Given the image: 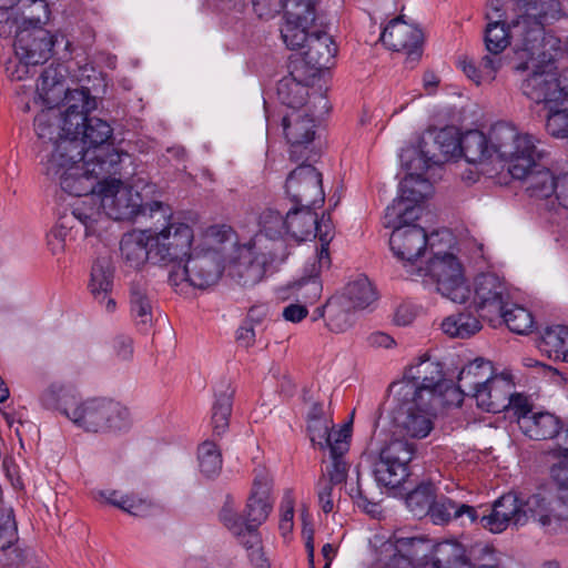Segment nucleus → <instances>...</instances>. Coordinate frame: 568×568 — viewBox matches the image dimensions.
<instances>
[{"label":"nucleus","instance_id":"393cba45","mask_svg":"<svg viewBox=\"0 0 568 568\" xmlns=\"http://www.w3.org/2000/svg\"><path fill=\"white\" fill-rule=\"evenodd\" d=\"M514 382L508 373L495 375L471 397L479 408L488 413H499L509 406V396L514 389Z\"/></svg>","mask_w":568,"mask_h":568},{"label":"nucleus","instance_id":"f03ea898","mask_svg":"<svg viewBox=\"0 0 568 568\" xmlns=\"http://www.w3.org/2000/svg\"><path fill=\"white\" fill-rule=\"evenodd\" d=\"M116 174L100 179L97 187L83 200L72 205V215L84 230V235L98 236L108 223V217L115 221H131L135 217H156V213L169 215L170 206L153 201L144 203L141 194L124 184ZM121 175V172L118 174Z\"/></svg>","mask_w":568,"mask_h":568},{"label":"nucleus","instance_id":"7c9ffc66","mask_svg":"<svg viewBox=\"0 0 568 568\" xmlns=\"http://www.w3.org/2000/svg\"><path fill=\"white\" fill-rule=\"evenodd\" d=\"M518 426L525 436L535 440L551 439L561 429L560 419L547 412H535L531 416H521Z\"/></svg>","mask_w":568,"mask_h":568},{"label":"nucleus","instance_id":"ea45409f","mask_svg":"<svg viewBox=\"0 0 568 568\" xmlns=\"http://www.w3.org/2000/svg\"><path fill=\"white\" fill-rule=\"evenodd\" d=\"M113 286V270L108 257L98 258L91 270L89 290L98 302H103Z\"/></svg>","mask_w":568,"mask_h":568},{"label":"nucleus","instance_id":"6ab92c4d","mask_svg":"<svg viewBox=\"0 0 568 568\" xmlns=\"http://www.w3.org/2000/svg\"><path fill=\"white\" fill-rule=\"evenodd\" d=\"M407 155L412 156L406 163L409 172L400 182V195L393 202H404L407 207H420L418 203L433 193V185L423 176V172L433 164H439L440 159L427 156L422 149L407 151Z\"/></svg>","mask_w":568,"mask_h":568},{"label":"nucleus","instance_id":"473e14b6","mask_svg":"<svg viewBox=\"0 0 568 568\" xmlns=\"http://www.w3.org/2000/svg\"><path fill=\"white\" fill-rule=\"evenodd\" d=\"M130 306L136 325L146 331L153 323V302L141 276L131 283Z\"/></svg>","mask_w":568,"mask_h":568},{"label":"nucleus","instance_id":"4d7b16f0","mask_svg":"<svg viewBox=\"0 0 568 568\" xmlns=\"http://www.w3.org/2000/svg\"><path fill=\"white\" fill-rule=\"evenodd\" d=\"M18 540L17 524L11 508H0V551L12 549Z\"/></svg>","mask_w":568,"mask_h":568},{"label":"nucleus","instance_id":"864d4df0","mask_svg":"<svg viewBox=\"0 0 568 568\" xmlns=\"http://www.w3.org/2000/svg\"><path fill=\"white\" fill-rule=\"evenodd\" d=\"M199 464L201 471L207 476L219 474L222 468V456L213 442H204L199 447Z\"/></svg>","mask_w":568,"mask_h":568},{"label":"nucleus","instance_id":"412c9836","mask_svg":"<svg viewBox=\"0 0 568 568\" xmlns=\"http://www.w3.org/2000/svg\"><path fill=\"white\" fill-rule=\"evenodd\" d=\"M285 193L296 205H322L325 200L322 174L311 164L298 165L286 179Z\"/></svg>","mask_w":568,"mask_h":568},{"label":"nucleus","instance_id":"2eb2a0df","mask_svg":"<svg viewBox=\"0 0 568 568\" xmlns=\"http://www.w3.org/2000/svg\"><path fill=\"white\" fill-rule=\"evenodd\" d=\"M321 0H278L277 8H283L284 23L281 34L284 43L291 50L303 47L311 30L323 27L318 13Z\"/></svg>","mask_w":568,"mask_h":568},{"label":"nucleus","instance_id":"c756f323","mask_svg":"<svg viewBox=\"0 0 568 568\" xmlns=\"http://www.w3.org/2000/svg\"><path fill=\"white\" fill-rule=\"evenodd\" d=\"M352 423L344 424L336 434V439L332 444L331 458L332 464L326 469L327 481L338 485L345 481L348 473V464L344 459V455L349 449V439L352 435Z\"/></svg>","mask_w":568,"mask_h":568},{"label":"nucleus","instance_id":"69168bd1","mask_svg":"<svg viewBox=\"0 0 568 568\" xmlns=\"http://www.w3.org/2000/svg\"><path fill=\"white\" fill-rule=\"evenodd\" d=\"M38 63L27 62L23 59L8 61L6 65V72L10 80L21 81L29 75L30 67H34Z\"/></svg>","mask_w":568,"mask_h":568},{"label":"nucleus","instance_id":"8fccbe9b","mask_svg":"<svg viewBox=\"0 0 568 568\" xmlns=\"http://www.w3.org/2000/svg\"><path fill=\"white\" fill-rule=\"evenodd\" d=\"M487 19L489 22L485 33L486 49L489 52L488 55L499 57V53L509 44V33L505 23L500 20H493L490 13H487Z\"/></svg>","mask_w":568,"mask_h":568},{"label":"nucleus","instance_id":"de8ad7c7","mask_svg":"<svg viewBox=\"0 0 568 568\" xmlns=\"http://www.w3.org/2000/svg\"><path fill=\"white\" fill-rule=\"evenodd\" d=\"M462 135L458 136L454 128H445L439 130L434 138V146L439 153H432L423 150L427 156H436L440 159L439 163L460 153Z\"/></svg>","mask_w":568,"mask_h":568},{"label":"nucleus","instance_id":"c9c22d12","mask_svg":"<svg viewBox=\"0 0 568 568\" xmlns=\"http://www.w3.org/2000/svg\"><path fill=\"white\" fill-rule=\"evenodd\" d=\"M458 64L465 75L475 84H489L496 79V74L503 65V58L485 55L478 65L473 60L463 58Z\"/></svg>","mask_w":568,"mask_h":568},{"label":"nucleus","instance_id":"58836bf2","mask_svg":"<svg viewBox=\"0 0 568 568\" xmlns=\"http://www.w3.org/2000/svg\"><path fill=\"white\" fill-rule=\"evenodd\" d=\"M443 332L454 338H469L481 329L480 321L470 312H459L445 317Z\"/></svg>","mask_w":568,"mask_h":568},{"label":"nucleus","instance_id":"a878e982","mask_svg":"<svg viewBox=\"0 0 568 568\" xmlns=\"http://www.w3.org/2000/svg\"><path fill=\"white\" fill-rule=\"evenodd\" d=\"M301 49H304L303 57L306 63L317 70L327 69L333 65L337 53V45L333 37L325 30H322V27L311 30L307 40ZM296 50H300V48Z\"/></svg>","mask_w":568,"mask_h":568},{"label":"nucleus","instance_id":"7ed1b4c3","mask_svg":"<svg viewBox=\"0 0 568 568\" xmlns=\"http://www.w3.org/2000/svg\"><path fill=\"white\" fill-rule=\"evenodd\" d=\"M65 69L49 65L43 70L37 84L36 103L45 109L34 119V131L40 140H52L54 132H74L84 120V114L97 108V101L89 89L70 90L64 83Z\"/></svg>","mask_w":568,"mask_h":568},{"label":"nucleus","instance_id":"5fc2aeb1","mask_svg":"<svg viewBox=\"0 0 568 568\" xmlns=\"http://www.w3.org/2000/svg\"><path fill=\"white\" fill-rule=\"evenodd\" d=\"M307 430L311 442L320 448H332L338 430L332 432L331 419H314L307 422Z\"/></svg>","mask_w":568,"mask_h":568},{"label":"nucleus","instance_id":"3c124183","mask_svg":"<svg viewBox=\"0 0 568 568\" xmlns=\"http://www.w3.org/2000/svg\"><path fill=\"white\" fill-rule=\"evenodd\" d=\"M498 317H501L507 327L516 334H528L534 327L532 314L523 306L513 305L511 308L505 307Z\"/></svg>","mask_w":568,"mask_h":568},{"label":"nucleus","instance_id":"680f3d73","mask_svg":"<svg viewBox=\"0 0 568 568\" xmlns=\"http://www.w3.org/2000/svg\"><path fill=\"white\" fill-rule=\"evenodd\" d=\"M546 129L555 138H568V109L552 111L549 108Z\"/></svg>","mask_w":568,"mask_h":568},{"label":"nucleus","instance_id":"39448f33","mask_svg":"<svg viewBox=\"0 0 568 568\" xmlns=\"http://www.w3.org/2000/svg\"><path fill=\"white\" fill-rule=\"evenodd\" d=\"M556 498L547 493H535L521 500L514 493L499 497L488 515L478 516L480 525L494 534L503 532L509 525L524 526L534 519L548 534H560L568 521V508L560 509Z\"/></svg>","mask_w":568,"mask_h":568},{"label":"nucleus","instance_id":"13d9d810","mask_svg":"<svg viewBox=\"0 0 568 568\" xmlns=\"http://www.w3.org/2000/svg\"><path fill=\"white\" fill-rule=\"evenodd\" d=\"M260 223L262 232H264L265 235L270 239H276L286 235V216L284 217L283 214L276 210H265L261 214Z\"/></svg>","mask_w":568,"mask_h":568},{"label":"nucleus","instance_id":"f704fd0d","mask_svg":"<svg viewBox=\"0 0 568 568\" xmlns=\"http://www.w3.org/2000/svg\"><path fill=\"white\" fill-rule=\"evenodd\" d=\"M353 310H365L377 301V292L365 275H358L349 281L344 291L338 294Z\"/></svg>","mask_w":568,"mask_h":568},{"label":"nucleus","instance_id":"a19ab883","mask_svg":"<svg viewBox=\"0 0 568 568\" xmlns=\"http://www.w3.org/2000/svg\"><path fill=\"white\" fill-rule=\"evenodd\" d=\"M234 389L230 384H223L215 393V402L212 408V426L215 435H223L229 428V419L232 413V399Z\"/></svg>","mask_w":568,"mask_h":568},{"label":"nucleus","instance_id":"4468645a","mask_svg":"<svg viewBox=\"0 0 568 568\" xmlns=\"http://www.w3.org/2000/svg\"><path fill=\"white\" fill-rule=\"evenodd\" d=\"M416 446L402 438H389L374 447L371 444L369 456L374 457L373 475L378 485L398 487L408 477V465L414 458Z\"/></svg>","mask_w":568,"mask_h":568},{"label":"nucleus","instance_id":"4c0bfd02","mask_svg":"<svg viewBox=\"0 0 568 568\" xmlns=\"http://www.w3.org/2000/svg\"><path fill=\"white\" fill-rule=\"evenodd\" d=\"M316 224V214L312 207L297 205L286 213V235L293 239L304 241L314 232Z\"/></svg>","mask_w":568,"mask_h":568},{"label":"nucleus","instance_id":"bb28decb","mask_svg":"<svg viewBox=\"0 0 568 568\" xmlns=\"http://www.w3.org/2000/svg\"><path fill=\"white\" fill-rule=\"evenodd\" d=\"M493 377L495 375L491 363L484 358H476L462 368L457 387L450 385V394L455 396L456 404L459 405L464 395L471 396Z\"/></svg>","mask_w":568,"mask_h":568},{"label":"nucleus","instance_id":"052dcab7","mask_svg":"<svg viewBox=\"0 0 568 568\" xmlns=\"http://www.w3.org/2000/svg\"><path fill=\"white\" fill-rule=\"evenodd\" d=\"M14 8H0V38H9L14 33L17 40V29L20 28L23 19L22 10L13 12Z\"/></svg>","mask_w":568,"mask_h":568},{"label":"nucleus","instance_id":"2f4dec72","mask_svg":"<svg viewBox=\"0 0 568 568\" xmlns=\"http://www.w3.org/2000/svg\"><path fill=\"white\" fill-rule=\"evenodd\" d=\"M436 525H444L452 519H458L467 516L470 523L478 520L477 509L466 504L457 503L442 494L436 495L432 505V510L427 514Z\"/></svg>","mask_w":568,"mask_h":568},{"label":"nucleus","instance_id":"72a5a7b5","mask_svg":"<svg viewBox=\"0 0 568 568\" xmlns=\"http://www.w3.org/2000/svg\"><path fill=\"white\" fill-rule=\"evenodd\" d=\"M356 311L337 294L328 300L324 310H317V315L320 317L326 315V325L329 331L343 333L354 324Z\"/></svg>","mask_w":568,"mask_h":568},{"label":"nucleus","instance_id":"338daca9","mask_svg":"<svg viewBox=\"0 0 568 568\" xmlns=\"http://www.w3.org/2000/svg\"><path fill=\"white\" fill-rule=\"evenodd\" d=\"M335 485L327 481L326 477L323 476L317 484V495H318V501L324 513L328 514L334 508L333 503V487Z\"/></svg>","mask_w":568,"mask_h":568},{"label":"nucleus","instance_id":"37998d69","mask_svg":"<svg viewBox=\"0 0 568 568\" xmlns=\"http://www.w3.org/2000/svg\"><path fill=\"white\" fill-rule=\"evenodd\" d=\"M108 503L120 509L129 513L132 516L145 517L153 513L156 508L155 505L145 498H140L133 495H122L116 490L101 494Z\"/></svg>","mask_w":568,"mask_h":568},{"label":"nucleus","instance_id":"f3484780","mask_svg":"<svg viewBox=\"0 0 568 568\" xmlns=\"http://www.w3.org/2000/svg\"><path fill=\"white\" fill-rule=\"evenodd\" d=\"M407 386L416 390L414 397L436 400L443 393L450 394V385L444 379L442 365L430 358H423L405 372L403 381L393 384L396 392Z\"/></svg>","mask_w":568,"mask_h":568},{"label":"nucleus","instance_id":"603ef678","mask_svg":"<svg viewBox=\"0 0 568 568\" xmlns=\"http://www.w3.org/2000/svg\"><path fill=\"white\" fill-rule=\"evenodd\" d=\"M73 221L78 222L72 213L70 215L60 217L55 226L48 234L47 243L52 254L58 255L64 252L67 237L75 227V225L72 223Z\"/></svg>","mask_w":568,"mask_h":568},{"label":"nucleus","instance_id":"bf43d9fd","mask_svg":"<svg viewBox=\"0 0 568 568\" xmlns=\"http://www.w3.org/2000/svg\"><path fill=\"white\" fill-rule=\"evenodd\" d=\"M290 288L295 292L297 300L304 305L312 304L317 301L322 292V285L316 275L302 278L290 286Z\"/></svg>","mask_w":568,"mask_h":568},{"label":"nucleus","instance_id":"4be33fe9","mask_svg":"<svg viewBox=\"0 0 568 568\" xmlns=\"http://www.w3.org/2000/svg\"><path fill=\"white\" fill-rule=\"evenodd\" d=\"M510 301V293L504 278L493 273H484L475 280L474 302L481 316L491 320L501 314Z\"/></svg>","mask_w":568,"mask_h":568},{"label":"nucleus","instance_id":"9d476101","mask_svg":"<svg viewBox=\"0 0 568 568\" xmlns=\"http://www.w3.org/2000/svg\"><path fill=\"white\" fill-rule=\"evenodd\" d=\"M154 219L156 222L163 221V225L148 229L151 262L162 266L181 265L195 246L193 229L187 223L175 219L171 209L168 216L156 213Z\"/></svg>","mask_w":568,"mask_h":568},{"label":"nucleus","instance_id":"20e7f679","mask_svg":"<svg viewBox=\"0 0 568 568\" xmlns=\"http://www.w3.org/2000/svg\"><path fill=\"white\" fill-rule=\"evenodd\" d=\"M41 402L44 407L59 410L87 432H115L130 425L129 412L120 403L105 398L81 402L74 388L62 384H51L42 393Z\"/></svg>","mask_w":568,"mask_h":568},{"label":"nucleus","instance_id":"09e8293b","mask_svg":"<svg viewBox=\"0 0 568 568\" xmlns=\"http://www.w3.org/2000/svg\"><path fill=\"white\" fill-rule=\"evenodd\" d=\"M564 460L551 469V475L558 484L556 491L541 489L539 493H547L556 498V504H559L560 509L568 508V448L565 449ZM568 532V521L560 527V534Z\"/></svg>","mask_w":568,"mask_h":568},{"label":"nucleus","instance_id":"a18cd8bd","mask_svg":"<svg viewBox=\"0 0 568 568\" xmlns=\"http://www.w3.org/2000/svg\"><path fill=\"white\" fill-rule=\"evenodd\" d=\"M465 548L457 541L445 540L435 546L433 564L426 568H453L467 560Z\"/></svg>","mask_w":568,"mask_h":568},{"label":"nucleus","instance_id":"f8f14e48","mask_svg":"<svg viewBox=\"0 0 568 568\" xmlns=\"http://www.w3.org/2000/svg\"><path fill=\"white\" fill-rule=\"evenodd\" d=\"M516 154L508 163V172L514 179L524 180L526 190L532 197L555 195V176L548 169L539 164L542 152L537 149L536 139L525 133Z\"/></svg>","mask_w":568,"mask_h":568},{"label":"nucleus","instance_id":"f257e3e1","mask_svg":"<svg viewBox=\"0 0 568 568\" xmlns=\"http://www.w3.org/2000/svg\"><path fill=\"white\" fill-rule=\"evenodd\" d=\"M77 133L64 132L58 129L53 139L42 140L43 148L40 151V164L42 173L68 194L83 196L91 193L100 179L108 175V170L116 161L113 154L111 160L97 162L99 150L84 152L81 141H78Z\"/></svg>","mask_w":568,"mask_h":568},{"label":"nucleus","instance_id":"c03bdc74","mask_svg":"<svg viewBox=\"0 0 568 568\" xmlns=\"http://www.w3.org/2000/svg\"><path fill=\"white\" fill-rule=\"evenodd\" d=\"M439 488L432 483H422L406 496V506L416 517H424L432 510V505Z\"/></svg>","mask_w":568,"mask_h":568},{"label":"nucleus","instance_id":"0e129e2a","mask_svg":"<svg viewBox=\"0 0 568 568\" xmlns=\"http://www.w3.org/2000/svg\"><path fill=\"white\" fill-rule=\"evenodd\" d=\"M294 499L291 493H286L281 503V519L278 528L285 537L293 529Z\"/></svg>","mask_w":568,"mask_h":568},{"label":"nucleus","instance_id":"e433bc0d","mask_svg":"<svg viewBox=\"0 0 568 568\" xmlns=\"http://www.w3.org/2000/svg\"><path fill=\"white\" fill-rule=\"evenodd\" d=\"M266 263L265 255L253 257L251 252H246L232 265L231 274L243 286L254 285L264 277Z\"/></svg>","mask_w":568,"mask_h":568},{"label":"nucleus","instance_id":"c85d7f7f","mask_svg":"<svg viewBox=\"0 0 568 568\" xmlns=\"http://www.w3.org/2000/svg\"><path fill=\"white\" fill-rule=\"evenodd\" d=\"M150 235L148 230L125 233L120 242L121 258L126 267L140 270L151 261Z\"/></svg>","mask_w":568,"mask_h":568},{"label":"nucleus","instance_id":"49530a36","mask_svg":"<svg viewBox=\"0 0 568 568\" xmlns=\"http://www.w3.org/2000/svg\"><path fill=\"white\" fill-rule=\"evenodd\" d=\"M539 348L549 357L564 359L568 352V327L556 325L546 328L541 336Z\"/></svg>","mask_w":568,"mask_h":568},{"label":"nucleus","instance_id":"dca6fc26","mask_svg":"<svg viewBox=\"0 0 568 568\" xmlns=\"http://www.w3.org/2000/svg\"><path fill=\"white\" fill-rule=\"evenodd\" d=\"M397 406L394 413V422L404 435L412 438H425L433 429L434 400L414 397L416 390L412 386H405L402 392H396Z\"/></svg>","mask_w":568,"mask_h":568},{"label":"nucleus","instance_id":"9b49d317","mask_svg":"<svg viewBox=\"0 0 568 568\" xmlns=\"http://www.w3.org/2000/svg\"><path fill=\"white\" fill-rule=\"evenodd\" d=\"M524 134L505 122L494 124L488 135L479 130H470L462 135L460 153L469 163H481L493 155L509 163Z\"/></svg>","mask_w":568,"mask_h":568},{"label":"nucleus","instance_id":"5701e85b","mask_svg":"<svg viewBox=\"0 0 568 568\" xmlns=\"http://www.w3.org/2000/svg\"><path fill=\"white\" fill-rule=\"evenodd\" d=\"M285 139L291 145V158L300 160V149L306 148L315 138V120L307 110H292L282 119Z\"/></svg>","mask_w":568,"mask_h":568},{"label":"nucleus","instance_id":"b1692460","mask_svg":"<svg viewBox=\"0 0 568 568\" xmlns=\"http://www.w3.org/2000/svg\"><path fill=\"white\" fill-rule=\"evenodd\" d=\"M272 480L265 470L255 474L251 495L245 508V525L258 527L270 516L273 508L271 499Z\"/></svg>","mask_w":568,"mask_h":568},{"label":"nucleus","instance_id":"79ce46f5","mask_svg":"<svg viewBox=\"0 0 568 568\" xmlns=\"http://www.w3.org/2000/svg\"><path fill=\"white\" fill-rule=\"evenodd\" d=\"M277 95L280 101L292 110H304L308 89L306 84L298 81L293 74H288L280 80L277 84Z\"/></svg>","mask_w":568,"mask_h":568},{"label":"nucleus","instance_id":"774afa93","mask_svg":"<svg viewBox=\"0 0 568 568\" xmlns=\"http://www.w3.org/2000/svg\"><path fill=\"white\" fill-rule=\"evenodd\" d=\"M506 409L514 412L517 422L521 418V416H531L534 414V412H531V406L528 402V398L524 395L515 394L514 389L509 396V406H507Z\"/></svg>","mask_w":568,"mask_h":568},{"label":"nucleus","instance_id":"ddd939ff","mask_svg":"<svg viewBox=\"0 0 568 568\" xmlns=\"http://www.w3.org/2000/svg\"><path fill=\"white\" fill-rule=\"evenodd\" d=\"M561 6L558 0H528L525 13L515 22V29L521 36V45L534 53L540 48L560 51V40L551 34H546L544 26L557 20L561 16Z\"/></svg>","mask_w":568,"mask_h":568},{"label":"nucleus","instance_id":"aec40b11","mask_svg":"<svg viewBox=\"0 0 568 568\" xmlns=\"http://www.w3.org/2000/svg\"><path fill=\"white\" fill-rule=\"evenodd\" d=\"M88 114L89 112L84 114V120L79 125L78 141L82 142L84 152L99 150L98 156L94 159L97 162L109 161L115 154L116 161H113L114 164L108 170V175L119 174L120 165L123 160L130 159L129 154L119 153L116 150L105 146L104 143L112 136V128L106 121L99 118H89ZM94 154L97 155V153Z\"/></svg>","mask_w":568,"mask_h":568},{"label":"nucleus","instance_id":"1a4fd4ad","mask_svg":"<svg viewBox=\"0 0 568 568\" xmlns=\"http://www.w3.org/2000/svg\"><path fill=\"white\" fill-rule=\"evenodd\" d=\"M21 6H31L32 10L23 12L13 43L14 54L27 62L43 63L51 57L54 45L53 36L42 27L50 17L48 3L45 0H21Z\"/></svg>","mask_w":568,"mask_h":568},{"label":"nucleus","instance_id":"6e6d98bb","mask_svg":"<svg viewBox=\"0 0 568 568\" xmlns=\"http://www.w3.org/2000/svg\"><path fill=\"white\" fill-rule=\"evenodd\" d=\"M258 527L245 525L241 537V544L248 550L251 561L258 568H266V559L261 548V538L257 532Z\"/></svg>","mask_w":568,"mask_h":568},{"label":"nucleus","instance_id":"cd10ccee","mask_svg":"<svg viewBox=\"0 0 568 568\" xmlns=\"http://www.w3.org/2000/svg\"><path fill=\"white\" fill-rule=\"evenodd\" d=\"M422 39L423 34L418 28L400 19L392 20L381 34V41L390 50H407L409 55L416 57Z\"/></svg>","mask_w":568,"mask_h":568},{"label":"nucleus","instance_id":"0eeeda50","mask_svg":"<svg viewBox=\"0 0 568 568\" xmlns=\"http://www.w3.org/2000/svg\"><path fill=\"white\" fill-rule=\"evenodd\" d=\"M517 55L521 63L517 70H531V73L524 80L521 90L525 95L537 103L550 104L559 102L568 98V83L562 84L557 74L556 59L561 53L549 48H540L534 50H525V45H520Z\"/></svg>","mask_w":568,"mask_h":568},{"label":"nucleus","instance_id":"a211bd4d","mask_svg":"<svg viewBox=\"0 0 568 568\" xmlns=\"http://www.w3.org/2000/svg\"><path fill=\"white\" fill-rule=\"evenodd\" d=\"M426 275L436 283V290L454 303H465L470 294L462 264L449 253L434 256L426 268Z\"/></svg>","mask_w":568,"mask_h":568},{"label":"nucleus","instance_id":"423d86ee","mask_svg":"<svg viewBox=\"0 0 568 568\" xmlns=\"http://www.w3.org/2000/svg\"><path fill=\"white\" fill-rule=\"evenodd\" d=\"M234 245L235 240L230 227L211 226L182 261V270L170 274L171 284L179 285L185 281L200 290L216 284L224 270L225 253Z\"/></svg>","mask_w":568,"mask_h":568},{"label":"nucleus","instance_id":"6e6552de","mask_svg":"<svg viewBox=\"0 0 568 568\" xmlns=\"http://www.w3.org/2000/svg\"><path fill=\"white\" fill-rule=\"evenodd\" d=\"M422 207H407L404 202H393L385 210L383 225L393 229L389 245L394 255L413 264L425 252L427 234L412 222L419 219Z\"/></svg>","mask_w":568,"mask_h":568},{"label":"nucleus","instance_id":"e2e57ef3","mask_svg":"<svg viewBox=\"0 0 568 568\" xmlns=\"http://www.w3.org/2000/svg\"><path fill=\"white\" fill-rule=\"evenodd\" d=\"M110 348L118 361H130L133 357V341L125 334L115 335L110 341Z\"/></svg>","mask_w":568,"mask_h":568}]
</instances>
